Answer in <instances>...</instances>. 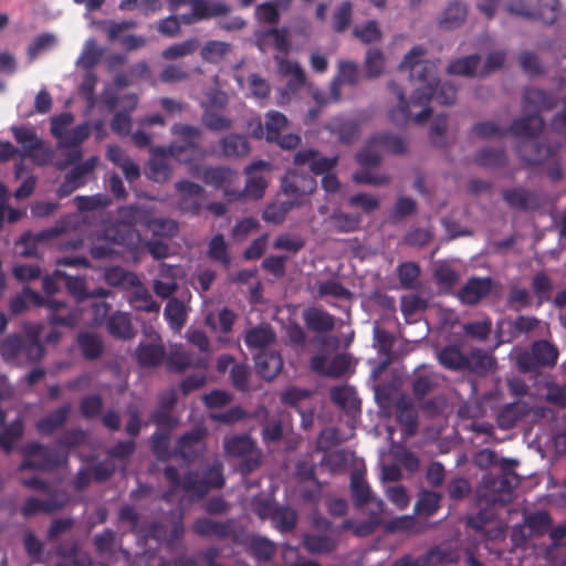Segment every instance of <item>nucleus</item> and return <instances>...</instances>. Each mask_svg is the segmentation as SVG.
Here are the masks:
<instances>
[{
	"label": "nucleus",
	"mask_w": 566,
	"mask_h": 566,
	"mask_svg": "<svg viewBox=\"0 0 566 566\" xmlns=\"http://www.w3.org/2000/svg\"><path fill=\"white\" fill-rule=\"evenodd\" d=\"M424 55L426 49L422 45H415L399 65L401 71H410L411 82L418 83L410 101L413 106L422 107L421 112L412 117V120L417 124H422L430 118L432 114L429 106L431 99H436L440 105H451L457 98V87L449 82L441 83L437 76L436 64L423 60ZM388 88L398 98V105L389 112V119L397 125H405L411 119V112L405 92L394 81L389 82Z\"/></svg>",
	"instance_id": "obj_1"
},
{
	"label": "nucleus",
	"mask_w": 566,
	"mask_h": 566,
	"mask_svg": "<svg viewBox=\"0 0 566 566\" xmlns=\"http://www.w3.org/2000/svg\"><path fill=\"white\" fill-rule=\"evenodd\" d=\"M558 357L559 350L555 344L538 339L516 354L515 365L522 374L538 377L544 370L553 369L557 365Z\"/></svg>",
	"instance_id": "obj_2"
},
{
	"label": "nucleus",
	"mask_w": 566,
	"mask_h": 566,
	"mask_svg": "<svg viewBox=\"0 0 566 566\" xmlns=\"http://www.w3.org/2000/svg\"><path fill=\"white\" fill-rule=\"evenodd\" d=\"M516 154L518 158L527 166L546 167V176L557 182L563 178V169L558 158V149L546 144L521 142L516 145Z\"/></svg>",
	"instance_id": "obj_3"
},
{
	"label": "nucleus",
	"mask_w": 566,
	"mask_h": 566,
	"mask_svg": "<svg viewBox=\"0 0 566 566\" xmlns=\"http://www.w3.org/2000/svg\"><path fill=\"white\" fill-rule=\"evenodd\" d=\"M21 452L23 460L19 467L20 471H53L67 462V454L64 451L40 442L27 443Z\"/></svg>",
	"instance_id": "obj_4"
},
{
	"label": "nucleus",
	"mask_w": 566,
	"mask_h": 566,
	"mask_svg": "<svg viewBox=\"0 0 566 566\" xmlns=\"http://www.w3.org/2000/svg\"><path fill=\"white\" fill-rule=\"evenodd\" d=\"M171 134L177 139L164 150L165 154L181 163H190L196 156L202 154L199 143L202 135L200 128L178 123L171 127Z\"/></svg>",
	"instance_id": "obj_5"
},
{
	"label": "nucleus",
	"mask_w": 566,
	"mask_h": 566,
	"mask_svg": "<svg viewBox=\"0 0 566 566\" xmlns=\"http://www.w3.org/2000/svg\"><path fill=\"white\" fill-rule=\"evenodd\" d=\"M223 464L220 461L207 465L202 474L189 471L182 478V490L193 493L197 497L206 496L210 490H220L224 486Z\"/></svg>",
	"instance_id": "obj_6"
},
{
	"label": "nucleus",
	"mask_w": 566,
	"mask_h": 566,
	"mask_svg": "<svg viewBox=\"0 0 566 566\" xmlns=\"http://www.w3.org/2000/svg\"><path fill=\"white\" fill-rule=\"evenodd\" d=\"M223 446L228 455L241 459L239 471L242 475L250 474L262 464V453L248 436L227 438Z\"/></svg>",
	"instance_id": "obj_7"
},
{
	"label": "nucleus",
	"mask_w": 566,
	"mask_h": 566,
	"mask_svg": "<svg viewBox=\"0 0 566 566\" xmlns=\"http://www.w3.org/2000/svg\"><path fill=\"white\" fill-rule=\"evenodd\" d=\"M190 174L193 177H199V166L191 167ZM201 180L210 187L216 189H222L224 197H227L230 201L240 199L242 193L238 191H231L229 187L231 186L233 178L235 177V171L229 167L223 166H209L203 168L202 174L200 175Z\"/></svg>",
	"instance_id": "obj_8"
},
{
	"label": "nucleus",
	"mask_w": 566,
	"mask_h": 566,
	"mask_svg": "<svg viewBox=\"0 0 566 566\" xmlns=\"http://www.w3.org/2000/svg\"><path fill=\"white\" fill-rule=\"evenodd\" d=\"M134 222L148 229L155 237L174 238L179 231L176 220L167 217H154L149 210L132 207Z\"/></svg>",
	"instance_id": "obj_9"
},
{
	"label": "nucleus",
	"mask_w": 566,
	"mask_h": 566,
	"mask_svg": "<svg viewBox=\"0 0 566 566\" xmlns=\"http://www.w3.org/2000/svg\"><path fill=\"white\" fill-rule=\"evenodd\" d=\"M175 188L179 193L178 209L193 217L199 216L203 208L205 188L187 179L177 181Z\"/></svg>",
	"instance_id": "obj_10"
},
{
	"label": "nucleus",
	"mask_w": 566,
	"mask_h": 566,
	"mask_svg": "<svg viewBox=\"0 0 566 566\" xmlns=\"http://www.w3.org/2000/svg\"><path fill=\"white\" fill-rule=\"evenodd\" d=\"M103 31L107 34L109 41H116L120 39V43L126 51H134L144 48L147 40L143 35L129 34L120 38L122 33L137 27V22L134 20H124L116 22L113 20H106L102 23Z\"/></svg>",
	"instance_id": "obj_11"
},
{
	"label": "nucleus",
	"mask_w": 566,
	"mask_h": 566,
	"mask_svg": "<svg viewBox=\"0 0 566 566\" xmlns=\"http://www.w3.org/2000/svg\"><path fill=\"white\" fill-rule=\"evenodd\" d=\"M234 525L235 521L233 518L216 521L207 516H201L193 521L191 531L201 537H216L224 541L235 536Z\"/></svg>",
	"instance_id": "obj_12"
},
{
	"label": "nucleus",
	"mask_w": 566,
	"mask_h": 566,
	"mask_svg": "<svg viewBox=\"0 0 566 566\" xmlns=\"http://www.w3.org/2000/svg\"><path fill=\"white\" fill-rule=\"evenodd\" d=\"M316 180L308 174L290 169L281 179V189L284 195L297 199L308 196L316 189Z\"/></svg>",
	"instance_id": "obj_13"
},
{
	"label": "nucleus",
	"mask_w": 566,
	"mask_h": 566,
	"mask_svg": "<svg viewBox=\"0 0 566 566\" xmlns=\"http://www.w3.org/2000/svg\"><path fill=\"white\" fill-rule=\"evenodd\" d=\"M512 494L513 485L505 475L485 480L479 490V496L490 504H506L511 502Z\"/></svg>",
	"instance_id": "obj_14"
},
{
	"label": "nucleus",
	"mask_w": 566,
	"mask_h": 566,
	"mask_svg": "<svg viewBox=\"0 0 566 566\" xmlns=\"http://www.w3.org/2000/svg\"><path fill=\"white\" fill-rule=\"evenodd\" d=\"M24 294L29 300L34 302L36 305L45 304L52 311V313L49 316V321L52 325L66 327H73L76 325L78 321V314L75 311H67L65 314L60 313L61 310H64L66 307L64 302L57 300L44 301L42 296H40L36 292L30 289H25Z\"/></svg>",
	"instance_id": "obj_15"
},
{
	"label": "nucleus",
	"mask_w": 566,
	"mask_h": 566,
	"mask_svg": "<svg viewBox=\"0 0 566 566\" xmlns=\"http://www.w3.org/2000/svg\"><path fill=\"white\" fill-rule=\"evenodd\" d=\"M339 156L325 157L318 150L313 148L301 149L294 155L293 163L296 166L308 165L314 175H325L331 172L338 164Z\"/></svg>",
	"instance_id": "obj_16"
},
{
	"label": "nucleus",
	"mask_w": 566,
	"mask_h": 566,
	"mask_svg": "<svg viewBox=\"0 0 566 566\" xmlns=\"http://www.w3.org/2000/svg\"><path fill=\"white\" fill-rule=\"evenodd\" d=\"M271 163L265 160H256L245 167L244 172L248 176L244 191L242 196L247 195L253 199H261L264 196L268 187V181L259 172L270 170Z\"/></svg>",
	"instance_id": "obj_17"
},
{
	"label": "nucleus",
	"mask_w": 566,
	"mask_h": 566,
	"mask_svg": "<svg viewBox=\"0 0 566 566\" xmlns=\"http://www.w3.org/2000/svg\"><path fill=\"white\" fill-rule=\"evenodd\" d=\"M443 380V376L431 368L426 366L417 368L411 385L413 397L422 401L427 395L438 389Z\"/></svg>",
	"instance_id": "obj_18"
},
{
	"label": "nucleus",
	"mask_w": 566,
	"mask_h": 566,
	"mask_svg": "<svg viewBox=\"0 0 566 566\" xmlns=\"http://www.w3.org/2000/svg\"><path fill=\"white\" fill-rule=\"evenodd\" d=\"M544 119L539 114H530L520 118H515L509 129L507 133L512 134L515 137L522 139V142L531 144V139L536 138L544 128ZM521 140L517 143V145ZM534 142H532L533 144Z\"/></svg>",
	"instance_id": "obj_19"
},
{
	"label": "nucleus",
	"mask_w": 566,
	"mask_h": 566,
	"mask_svg": "<svg viewBox=\"0 0 566 566\" xmlns=\"http://www.w3.org/2000/svg\"><path fill=\"white\" fill-rule=\"evenodd\" d=\"M203 429H193L184 433L177 442L176 454L187 462L195 461L205 451Z\"/></svg>",
	"instance_id": "obj_20"
},
{
	"label": "nucleus",
	"mask_w": 566,
	"mask_h": 566,
	"mask_svg": "<svg viewBox=\"0 0 566 566\" xmlns=\"http://www.w3.org/2000/svg\"><path fill=\"white\" fill-rule=\"evenodd\" d=\"M492 286L491 277H470L458 292V297L465 305H475L490 294Z\"/></svg>",
	"instance_id": "obj_21"
},
{
	"label": "nucleus",
	"mask_w": 566,
	"mask_h": 566,
	"mask_svg": "<svg viewBox=\"0 0 566 566\" xmlns=\"http://www.w3.org/2000/svg\"><path fill=\"white\" fill-rule=\"evenodd\" d=\"M106 234H108V238L114 247H123L134 256L140 252L142 237L135 228L128 226H118L112 230H108Z\"/></svg>",
	"instance_id": "obj_22"
},
{
	"label": "nucleus",
	"mask_w": 566,
	"mask_h": 566,
	"mask_svg": "<svg viewBox=\"0 0 566 566\" xmlns=\"http://www.w3.org/2000/svg\"><path fill=\"white\" fill-rule=\"evenodd\" d=\"M167 368L170 371L175 373H184L186 369L190 367H195L196 369H208V359L207 357H198L193 358V353L185 349H174L168 355L167 359Z\"/></svg>",
	"instance_id": "obj_23"
},
{
	"label": "nucleus",
	"mask_w": 566,
	"mask_h": 566,
	"mask_svg": "<svg viewBox=\"0 0 566 566\" xmlns=\"http://www.w3.org/2000/svg\"><path fill=\"white\" fill-rule=\"evenodd\" d=\"M502 198L510 208L517 211H528L536 209L539 206L537 195L523 187L504 190L502 192Z\"/></svg>",
	"instance_id": "obj_24"
},
{
	"label": "nucleus",
	"mask_w": 566,
	"mask_h": 566,
	"mask_svg": "<svg viewBox=\"0 0 566 566\" xmlns=\"http://www.w3.org/2000/svg\"><path fill=\"white\" fill-rule=\"evenodd\" d=\"M255 370L266 380L274 379L283 368V359L276 350H261L254 357Z\"/></svg>",
	"instance_id": "obj_25"
},
{
	"label": "nucleus",
	"mask_w": 566,
	"mask_h": 566,
	"mask_svg": "<svg viewBox=\"0 0 566 566\" xmlns=\"http://www.w3.org/2000/svg\"><path fill=\"white\" fill-rule=\"evenodd\" d=\"M358 65L350 61L338 62V73L331 82V98L335 102L340 98V85L348 84L356 85L359 80Z\"/></svg>",
	"instance_id": "obj_26"
},
{
	"label": "nucleus",
	"mask_w": 566,
	"mask_h": 566,
	"mask_svg": "<svg viewBox=\"0 0 566 566\" xmlns=\"http://www.w3.org/2000/svg\"><path fill=\"white\" fill-rule=\"evenodd\" d=\"M305 326L317 334L329 333L335 328V316L318 307H308L303 312Z\"/></svg>",
	"instance_id": "obj_27"
},
{
	"label": "nucleus",
	"mask_w": 566,
	"mask_h": 566,
	"mask_svg": "<svg viewBox=\"0 0 566 566\" xmlns=\"http://www.w3.org/2000/svg\"><path fill=\"white\" fill-rule=\"evenodd\" d=\"M188 3L196 21L226 15L231 10L226 2L219 0H188Z\"/></svg>",
	"instance_id": "obj_28"
},
{
	"label": "nucleus",
	"mask_w": 566,
	"mask_h": 566,
	"mask_svg": "<svg viewBox=\"0 0 566 566\" xmlns=\"http://www.w3.org/2000/svg\"><path fill=\"white\" fill-rule=\"evenodd\" d=\"M524 109L533 108L536 113L541 111H551L557 105V98L554 94L541 88L528 87L523 94Z\"/></svg>",
	"instance_id": "obj_29"
},
{
	"label": "nucleus",
	"mask_w": 566,
	"mask_h": 566,
	"mask_svg": "<svg viewBox=\"0 0 566 566\" xmlns=\"http://www.w3.org/2000/svg\"><path fill=\"white\" fill-rule=\"evenodd\" d=\"M350 493L352 499L356 507H363L369 501H375L377 509L379 512L384 511V502L380 499H374L371 496V491L368 483L365 481L364 476L355 472L350 478Z\"/></svg>",
	"instance_id": "obj_30"
},
{
	"label": "nucleus",
	"mask_w": 566,
	"mask_h": 566,
	"mask_svg": "<svg viewBox=\"0 0 566 566\" xmlns=\"http://www.w3.org/2000/svg\"><path fill=\"white\" fill-rule=\"evenodd\" d=\"M166 350L160 343H140L136 348V360L140 367L154 368L164 361Z\"/></svg>",
	"instance_id": "obj_31"
},
{
	"label": "nucleus",
	"mask_w": 566,
	"mask_h": 566,
	"mask_svg": "<svg viewBox=\"0 0 566 566\" xmlns=\"http://www.w3.org/2000/svg\"><path fill=\"white\" fill-rule=\"evenodd\" d=\"M71 410H72L71 405L65 403V405L59 407L57 409L51 411L48 416H45L44 418L40 419L36 422V424H35L36 431L41 436L53 434L56 430H59L66 423L69 416L71 413Z\"/></svg>",
	"instance_id": "obj_32"
},
{
	"label": "nucleus",
	"mask_w": 566,
	"mask_h": 566,
	"mask_svg": "<svg viewBox=\"0 0 566 566\" xmlns=\"http://www.w3.org/2000/svg\"><path fill=\"white\" fill-rule=\"evenodd\" d=\"M396 418L406 436H413L418 429V412L409 398L396 403Z\"/></svg>",
	"instance_id": "obj_33"
},
{
	"label": "nucleus",
	"mask_w": 566,
	"mask_h": 566,
	"mask_svg": "<svg viewBox=\"0 0 566 566\" xmlns=\"http://www.w3.org/2000/svg\"><path fill=\"white\" fill-rule=\"evenodd\" d=\"M453 559L447 558V553L439 547L430 548L426 554L413 558L410 555H403L396 559L391 566H429L431 564L453 563Z\"/></svg>",
	"instance_id": "obj_34"
},
{
	"label": "nucleus",
	"mask_w": 566,
	"mask_h": 566,
	"mask_svg": "<svg viewBox=\"0 0 566 566\" xmlns=\"http://www.w3.org/2000/svg\"><path fill=\"white\" fill-rule=\"evenodd\" d=\"M64 506V503L59 501L55 496H51L48 500H41L34 496H30L25 500L24 504L20 509V513L24 517H31L39 513L52 514L60 511Z\"/></svg>",
	"instance_id": "obj_35"
},
{
	"label": "nucleus",
	"mask_w": 566,
	"mask_h": 566,
	"mask_svg": "<svg viewBox=\"0 0 566 566\" xmlns=\"http://www.w3.org/2000/svg\"><path fill=\"white\" fill-rule=\"evenodd\" d=\"M77 347L85 360L98 359L104 353L102 338L92 332H81L76 337Z\"/></svg>",
	"instance_id": "obj_36"
},
{
	"label": "nucleus",
	"mask_w": 566,
	"mask_h": 566,
	"mask_svg": "<svg viewBox=\"0 0 566 566\" xmlns=\"http://www.w3.org/2000/svg\"><path fill=\"white\" fill-rule=\"evenodd\" d=\"M11 132L15 142L22 146L25 156H31L33 151L40 150L43 146V142L32 126H12Z\"/></svg>",
	"instance_id": "obj_37"
},
{
	"label": "nucleus",
	"mask_w": 566,
	"mask_h": 566,
	"mask_svg": "<svg viewBox=\"0 0 566 566\" xmlns=\"http://www.w3.org/2000/svg\"><path fill=\"white\" fill-rule=\"evenodd\" d=\"M474 163L483 168H503L509 158L503 148L483 147L474 155Z\"/></svg>",
	"instance_id": "obj_38"
},
{
	"label": "nucleus",
	"mask_w": 566,
	"mask_h": 566,
	"mask_svg": "<svg viewBox=\"0 0 566 566\" xmlns=\"http://www.w3.org/2000/svg\"><path fill=\"white\" fill-rule=\"evenodd\" d=\"M302 544L311 554H328L336 549L338 542L327 534H305Z\"/></svg>",
	"instance_id": "obj_39"
},
{
	"label": "nucleus",
	"mask_w": 566,
	"mask_h": 566,
	"mask_svg": "<svg viewBox=\"0 0 566 566\" xmlns=\"http://www.w3.org/2000/svg\"><path fill=\"white\" fill-rule=\"evenodd\" d=\"M279 72L284 76H291L287 83V90L295 93L305 84L304 70L297 62H292L284 57L277 59Z\"/></svg>",
	"instance_id": "obj_40"
},
{
	"label": "nucleus",
	"mask_w": 566,
	"mask_h": 566,
	"mask_svg": "<svg viewBox=\"0 0 566 566\" xmlns=\"http://www.w3.org/2000/svg\"><path fill=\"white\" fill-rule=\"evenodd\" d=\"M441 500L442 495L436 491H420L415 504V514L424 517L433 516L441 506Z\"/></svg>",
	"instance_id": "obj_41"
},
{
	"label": "nucleus",
	"mask_w": 566,
	"mask_h": 566,
	"mask_svg": "<svg viewBox=\"0 0 566 566\" xmlns=\"http://www.w3.org/2000/svg\"><path fill=\"white\" fill-rule=\"evenodd\" d=\"M495 359L482 349H474L465 357L464 370H470L476 375H486L494 366Z\"/></svg>",
	"instance_id": "obj_42"
},
{
	"label": "nucleus",
	"mask_w": 566,
	"mask_h": 566,
	"mask_svg": "<svg viewBox=\"0 0 566 566\" xmlns=\"http://www.w3.org/2000/svg\"><path fill=\"white\" fill-rule=\"evenodd\" d=\"M220 145L226 157H243L251 150L248 137L240 134H230L223 137Z\"/></svg>",
	"instance_id": "obj_43"
},
{
	"label": "nucleus",
	"mask_w": 566,
	"mask_h": 566,
	"mask_svg": "<svg viewBox=\"0 0 566 566\" xmlns=\"http://www.w3.org/2000/svg\"><path fill=\"white\" fill-rule=\"evenodd\" d=\"M129 304L139 312L158 313L160 310V304L154 300L149 291L142 284H138L132 292Z\"/></svg>",
	"instance_id": "obj_44"
},
{
	"label": "nucleus",
	"mask_w": 566,
	"mask_h": 566,
	"mask_svg": "<svg viewBox=\"0 0 566 566\" xmlns=\"http://www.w3.org/2000/svg\"><path fill=\"white\" fill-rule=\"evenodd\" d=\"M107 329L112 336L119 339H130L135 335L129 316L120 312L109 316Z\"/></svg>",
	"instance_id": "obj_45"
},
{
	"label": "nucleus",
	"mask_w": 566,
	"mask_h": 566,
	"mask_svg": "<svg viewBox=\"0 0 566 566\" xmlns=\"http://www.w3.org/2000/svg\"><path fill=\"white\" fill-rule=\"evenodd\" d=\"M22 355L31 363H36L44 356V347L40 342V328H28L25 331Z\"/></svg>",
	"instance_id": "obj_46"
},
{
	"label": "nucleus",
	"mask_w": 566,
	"mask_h": 566,
	"mask_svg": "<svg viewBox=\"0 0 566 566\" xmlns=\"http://www.w3.org/2000/svg\"><path fill=\"white\" fill-rule=\"evenodd\" d=\"M164 316L171 328L180 331L187 322L185 303L176 297L169 298L164 310Z\"/></svg>",
	"instance_id": "obj_47"
},
{
	"label": "nucleus",
	"mask_w": 566,
	"mask_h": 566,
	"mask_svg": "<svg viewBox=\"0 0 566 566\" xmlns=\"http://www.w3.org/2000/svg\"><path fill=\"white\" fill-rule=\"evenodd\" d=\"M300 206V201L296 200H285L282 202H273L265 207L262 218L265 222L272 224H281L287 213Z\"/></svg>",
	"instance_id": "obj_48"
},
{
	"label": "nucleus",
	"mask_w": 566,
	"mask_h": 566,
	"mask_svg": "<svg viewBox=\"0 0 566 566\" xmlns=\"http://www.w3.org/2000/svg\"><path fill=\"white\" fill-rule=\"evenodd\" d=\"M333 229L339 233H350L357 231L361 223V218L358 214H350L342 210H335L328 217Z\"/></svg>",
	"instance_id": "obj_49"
},
{
	"label": "nucleus",
	"mask_w": 566,
	"mask_h": 566,
	"mask_svg": "<svg viewBox=\"0 0 566 566\" xmlns=\"http://www.w3.org/2000/svg\"><path fill=\"white\" fill-rule=\"evenodd\" d=\"M465 357L467 355L463 354L455 345L444 346L438 353V361L449 370H464Z\"/></svg>",
	"instance_id": "obj_50"
},
{
	"label": "nucleus",
	"mask_w": 566,
	"mask_h": 566,
	"mask_svg": "<svg viewBox=\"0 0 566 566\" xmlns=\"http://www.w3.org/2000/svg\"><path fill=\"white\" fill-rule=\"evenodd\" d=\"M275 340V334L271 327H254L247 331L244 342L248 347L269 350L266 347Z\"/></svg>",
	"instance_id": "obj_51"
},
{
	"label": "nucleus",
	"mask_w": 566,
	"mask_h": 566,
	"mask_svg": "<svg viewBox=\"0 0 566 566\" xmlns=\"http://www.w3.org/2000/svg\"><path fill=\"white\" fill-rule=\"evenodd\" d=\"M525 406L520 402L505 405L497 415V424L501 429H511L524 417Z\"/></svg>",
	"instance_id": "obj_52"
},
{
	"label": "nucleus",
	"mask_w": 566,
	"mask_h": 566,
	"mask_svg": "<svg viewBox=\"0 0 566 566\" xmlns=\"http://www.w3.org/2000/svg\"><path fill=\"white\" fill-rule=\"evenodd\" d=\"M91 128L87 123L77 125L57 140L59 148H82V144L88 138Z\"/></svg>",
	"instance_id": "obj_53"
},
{
	"label": "nucleus",
	"mask_w": 566,
	"mask_h": 566,
	"mask_svg": "<svg viewBox=\"0 0 566 566\" xmlns=\"http://www.w3.org/2000/svg\"><path fill=\"white\" fill-rule=\"evenodd\" d=\"M524 524L528 528L531 536H542L549 531L552 526V518L548 512L537 511L526 515Z\"/></svg>",
	"instance_id": "obj_54"
},
{
	"label": "nucleus",
	"mask_w": 566,
	"mask_h": 566,
	"mask_svg": "<svg viewBox=\"0 0 566 566\" xmlns=\"http://www.w3.org/2000/svg\"><path fill=\"white\" fill-rule=\"evenodd\" d=\"M287 126V118L277 111H270L265 114V138L273 143Z\"/></svg>",
	"instance_id": "obj_55"
},
{
	"label": "nucleus",
	"mask_w": 566,
	"mask_h": 566,
	"mask_svg": "<svg viewBox=\"0 0 566 566\" xmlns=\"http://www.w3.org/2000/svg\"><path fill=\"white\" fill-rule=\"evenodd\" d=\"M231 51V44L223 41H208L201 49L200 55L203 61L217 64Z\"/></svg>",
	"instance_id": "obj_56"
},
{
	"label": "nucleus",
	"mask_w": 566,
	"mask_h": 566,
	"mask_svg": "<svg viewBox=\"0 0 566 566\" xmlns=\"http://www.w3.org/2000/svg\"><path fill=\"white\" fill-rule=\"evenodd\" d=\"M481 57L478 54L468 55L461 59H457L448 65V73L473 76L480 65Z\"/></svg>",
	"instance_id": "obj_57"
},
{
	"label": "nucleus",
	"mask_w": 566,
	"mask_h": 566,
	"mask_svg": "<svg viewBox=\"0 0 566 566\" xmlns=\"http://www.w3.org/2000/svg\"><path fill=\"white\" fill-rule=\"evenodd\" d=\"M467 18V7L459 2H451L442 13L440 24L446 29L459 27Z\"/></svg>",
	"instance_id": "obj_58"
},
{
	"label": "nucleus",
	"mask_w": 566,
	"mask_h": 566,
	"mask_svg": "<svg viewBox=\"0 0 566 566\" xmlns=\"http://www.w3.org/2000/svg\"><path fill=\"white\" fill-rule=\"evenodd\" d=\"M23 430L24 427L22 421L17 419L7 426L0 433V448L6 452V454H10L12 452L15 442L22 437Z\"/></svg>",
	"instance_id": "obj_59"
},
{
	"label": "nucleus",
	"mask_w": 566,
	"mask_h": 566,
	"mask_svg": "<svg viewBox=\"0 0 566 566\" xmlns=\"http://www.w3.org/2000/svg\"><path fill=\"white\" fill-rule=\"evenodd\" d=\"M353 20V6L349 1L338 4L332 15V27L335 32L342 33L348 29Z\"/></svg>",
	"instance_id": "obj_60"
},
{
	"label": "nucleus",
	"mask_w": 566,
	"mask_h": 566,
	"mask_svg": "<svg viewBox=\"0 0 566 566\" xmlns=\"http://www.w3.org/2000/svg\"><path fill=\"white\" fill-rule=\"evenodd\" d=\"M397 275L403 289H415L418 284L420 266L415 262H402L397 268Z\"/></svg>",
	"instance_id": "obj_61"
},
{
	"label": "nucleus",
	"mask_w": 566,
	"mask_h": 566,
	"mask_svg": "<svg viewBox=\"0 0 566 566\" xmlns=\"http://www.w3.org/2000/svg\"><path fill=\"white\" fill-rule=\"evenodd\" d=\"M198 48H199V41L197 39L192 38V39H188L184 42L175 43V44L166 48L163 51L161 56H163V59L168 60V61L176 60V59L184 57V56L195 53Z\"/></svg>",
	"instance_id": "obj_62"
},
{
	"label": "nucleus",
	"mask_w": 566,
	"mask_h": 566,
	"mask_svg": "<svg viewBox=\"0 0 566 566\" xmlns=\"http://www.w3.org/2000/svg\"><path fill=\"white\" fill-rule=\"evenodd\" d=\"M24 337L9 335L0 344V353L6 361H13L22 355Z\"/></svg>",
	"instance_id": "obj_63"
},
{
	"label": "nucleus",
	"mask_w": 566,
	"mask_h": 566,
	"mask_svg": "<svg viewBox=\"0 0 566 566\" xmlns=\"http://www.w3.org/2000/svg\"><path fill=\"white\" fill-rule=\"evenodd\" d=\"M378 143H374V136L364 146L361 150L356 154V161L364 168H374L380 165L381 156L377 150Z\"/></svg>",
	"instance_id": "obj_64"
}]
</instances>
